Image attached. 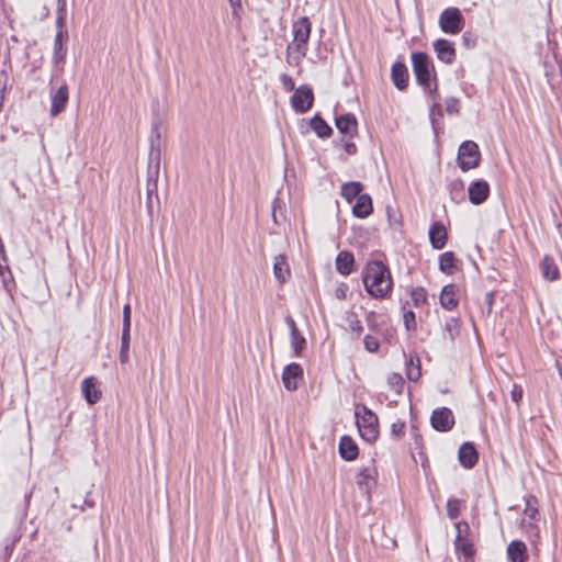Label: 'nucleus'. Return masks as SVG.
Returning <instances> with one entry per match:
<instances>
[{
  "label": "nucleus",
  "instance_id": "obj_35",
  "mask_svg": "<svg viewBox=\"0 0 562 562\" xmlns=\"http://www.w3.org/2000/svg\"><path fill=\"white\" fill-rule=\"evenodd\" d=\"M130 341H131V329H122L121 350H120L121 363H127L130 361Z\"/></svg>",
  "mask_w": 562,
  "mask_h": 562
},
{
  "label": "nucleus",
  "instance_id": "obj_12",
  "mask_svg": "<svg viewBox=\"0 0 562 562\" xmlns=\"http://www.w3.org/2000/svg\"><path fill=\"white\" fill-rule=\"evenodd\" d=\"M314 101L313 90L308 86H301L295 89L291 97V105L297 113L307 112Z\"/></svg>",
  "mask_w": 562,
  "mask_h": 562
},
{
  "label": "nucleus",
  "instance_id": "obj_47",
  "mask_svg": "<svg viewBox=\"0 0 562 562\" xmlns=\"http://www.w3.org/2000/svg\"><path fill=\"white\" fill-rule=\"evenodd\" d=\"M122 329H131V306L125 304L123 307V327Z\"/></svg>",
  "mask_w": 562,
  "mask_h": 562
},
{
  "label": "nucleus",
  "instance_id": "obj_55",
  "mask_svg": "<svg viewBox=\"0 0 562 562\" xmlns=\"http://www.w3.org/2000/svg\"><path fill=\"white\" fill-rule=\"evenodd\" d=\"M463 40H465V42H469V38H467L465 34L463 35Z\"/></svg>",
  "mask_w": 562,
  "mask_h": 562
},
{
  "label": "nucleus",
  "instance_id": "obj_29",
  "mask_svg": "<svg viewBox=\"0 0 562 562\" xmlns=\"http://www.w3.org/2000/svg\"><path fill=\"white\" fill-rule=\"evenodd\" d=\"M355 258L351 252L340 251L336 258V269L339 273L348 276L352 272Z\"/></svg>",
  "mask_w": 562,
  "mask_h": 562
},
{
  "label": "nucleus",
  "instance_id": "obj_33",
  "mask_svg": "<svg viewBox=\"0 0 562 562\" xmlns=\"http://www.w3.org/2000/svg\"><path fill=\"white\" fill-rule=\"evenodd\" d=\"M406 374L407 378L414 382L420 379L422 371L420 361L418 357L414 358L413 356H411L409 359L406 361Z\"/></svg>",
  "mask_w": 562,
  "mask_h": 562
},
{
  "label": "nucleus",
  "instance_id": "obj_2",
  "mask_svg": "<svg viewBox=\"0 0 562 562\" xmlns=\"http://www.w3.org/2000/svg\"><path fill=\"white\" fill-rule=\"evenodd\" d=\"M413 71L416 77L418 85L424 89H428L434 98V104L431 106V116L435 111L441 115L440 104L435 100L437 92V83L434 76V65L427 54L416 52L412 54Z\"/></svg>",
  "mask_w": 562,
  "mask_h": 562
},
{
  "label": "nucleus",
  "instance_id": "obj_43",
  "mask_svg": "<svg viewBox=\"0 0 562 562\" xmlns=\"http://www.w3.org/2000/svg\"><path fill=\"white\" fill-rule=\"evenodd\" d=\"M363 345H364L366 350L369 352H376L380 347L379 340L371 335L364 336Z\"/></svg>",
  "mask_w": 562,
  "mask_h": 562
},
{
  "label": "nucleus",
  "instance_id": "obj_25",
  "mask_svg": "<svg viewBox=\"0 0 562 562\" xmlns=\"http://www.w3.org/2000/svg\"><path fill=\"white\" fill-rule=\"evenodd\" d=\"M81 391L85 400L90 405L95 404L101 397V392L97 389V381L93 376L86 378L82 381Z\"/></svg>",
  "mask_w": 562,
  "mask_h": 562
},
{
  "label": "nucleus",
  "instance_id": "obj_20",
  "mask_svg": "<svg viewBox=\"0 0 562 562\" xmlns=\"http://www.w3.org/2000/svg\"><path fill=\"white\" fill-rule=\"evenodd\" d=\"M477 451L473 443L464 442L461 445L459 448V461L464 468H473L477 463Z\"/></svg>",
  "mask_w": 562,
  "mask_h": 562
},
{
  "label": "nucleus",
  "instance_id": "obj_21",
  "mask_svg": "<svg viewBox=\"0 0 562 562\" xmlns=\"http://www.w3.org/2000/svg\"><path fill=\"white\" fill-rule=\"evenodd\" d=\"M273 274L274 278L281 283H285L291 277V269L286 257L284 255H278L273 260Z\"/></svg>",
  "mask_w": 562,
  "mask_h": 562
},
{
  "label": "nucleus",
  "instance_id": "obj_5",
  "mask_svg": "<svg viewBox=\"0 0 562 562\" xmlns=\"http://www.w3.org/2000/svg\"><path fill=\"white\" fill-rule=\"evenodd\" d=\"M538 501L535 496L526 498L520 527L528 538L536 541L540 537Z\"/></svg>",
  "mask_w": 562,
  "mask_h": 562
},
{
  "label": "nucleus",
  "instance_id": "obj_48",
  "mask_svg": "<svg viewBox=\"0 0 562 562\" xmlns=\"http://www.w3.org/2000/svg\"><path fill=\"white\" fill-rule=\"evenodd\" d=\"M57 13V23L61 25L66 16V0H58Z\"/></svg>",
  "mask_w": 562,
  "mask_h": 562
},
{
  "label": "nucleus",
  "instance_id": "obj_10",
  "mask_svg": "<svg viewBox=\"0 0 562 562\" xmlns=\"http://www.w3.org/2000/svg\"><path fill=\"white\" fill-rule=\"evenodd\" d=\"M50 98V116H57L61 112L65 111L68 100H69V89L66 82H64L60 87L54 88L52 87L49 90Z\"/></svg>",
  "mask_w": 562,
  "mask_h": 562
},
{
  "label": "nucleus",
  "instance_id": "obj_24",
  "mask_svg": "<svg viewBox=\"0 0 562 562\" xmlns=\"http://www.w3.org/2000/svg\"><path fill=\"white\" fill-rule=\"evenodd\" d=\"M373 211L372 199L369 194L362 193L352 206V214L358 218L368 217Z\"/></svg>",
  "mask_w": 562,
  "mask_h": 562
},
{
  "label": "nucleus",
  "instance_id": "obj_19",
  "mask_svg": "<svg viewBox=\"0 0 562 562\" xmlns=\"http://www.w3.org/2000/svg\"><path fill=\"white\" fill-rule=\"evenodd\" d=\"M440 305L447 310L452 311L459 304L458 289L454 284H447L442 288L440 293Z\"/></svg>",
  "mask_w": 562,
  "mask_h": 562
},
{
  "label": "nucleus",
  "instance_id": "obj_27",
  "mask_svg": "<svg viewBox=\"0 0 562 562\" xmlns=\"http://www.w3.org/2000/svg\"><path fill=\"white\" fill-rule=\"evenodd\" d=\"M540 270L542 277L548 281H555L560 277V270L554 259L550 256H544L540 262Z\"/></svg>",
  "mask_w": 562,
  "mask_h": 562
},
{
  "label": "nucleus",
  "instance_id": "obj_7",
  "mask_svg": "<svg viewBox=\"0 0 562 562\" xmlns=\"http://www.w3.org/2000/svg\"><path fill=\"white\" fill-rule=\"evenodd\" d=\"M293 42L288 49H294L299 56L297 59L305 57L307 52V43L310 40L312 23L307 16H302L293 23Z\"/></svg>",
  "mask_w": 562,
  "mask_h": 562
},
{
  "label": "nucleus",
  "instance_id": "obj_54",
  "mask_svg": "<svg viewBox=\"0 0 562 562\" xmlns=\"http://www.w3.org/2000/svg\"><path fill=\"white\" fill-rule=\"evenodd\" d=\"M463 40H465V42H469V38H467L465 34L463 35Z\"/></svg>",
  "mask_w": 562,
  "mask_h": 562
},
{
  "label": "nucleus",
  "instance_id": "obj_49",
  "mask_svg": "<svg viewBox=\"0 0 562 562\" xmlns=\"http://www.w3.org/2000/svg\"><path fill=\"white\" fill-rule=\"evenodd\" d=\"M348 293V286L346 284H340L335 290V297L338 300H346Z\"/></svg>",
  "mask_w": 562,
  "mask_h": 562
},
{
  "label": "nucleus",
  "instance_id": "obj_34",
  "mask_svg": "<svg viewBox=\"0 0 562 562\" xmlns=\"http://www.w3.org/2000/svg\"><path fill=\"white\" fill-rule=\"evenodd\" d=\"M67 49L63 45V33L58 32L54 41V55L53 61L56 65L63 64L66 57Z\"/></svg>",
  "mask_w": 562,
  "mask_h": 562
},
{
  "label": "nucleus",
  "instance_id": "obj_52",
  "mask_svg": "<svg viewBox=\"0 0 562 562\" xmlns=\"http://www.w3.org/2000/svg\"><path fill=\"white\" fill-rule=\"evenodd\" d=\"M522 396V390L515 387L512 392V398L514 402L518 403Z\"/></svg>",
  "mask_w": 562,
  "mask_h": 562
},
{
  "label": "nucleus",
  "instance_id": "obj_17",
  "mask_svg": "<svg viewBox=\"0 0 562 562\" xmlns=\"http://www.w3.org/2000/svg\"><path fill=\"white\" fill-rule=\"evenodd\" d=\"M434 49L437 54V57L446 64H451L456 58V49L452 43L448 40H437L434 43Z\"/></svg>",
  "mask_w": 562,
  "mask_h": 562
},
{
  "label": "nucleus",
  "instance_id": "obj_30",
  "mask_svg": "<svg viewBox=\"0 0 562 562\" xmlns=\"http://www.w3.org/2000/svg\"><path fill=\"white\" fill-rule=\"evenodd\" d=\"M363 186L361 182L352 181L342 184L341 187V195L348 201L351 202L353 199H358L362 193Z\"/></svg>",
  "mask_w": 562,
  "mask_h": 562
},
{
  "label": "nucleus",
  "instance_id": "obj_16",
  "mask_svg": "<svg viewBox=\"0 0 562 562\" xmlns=\"http://www.w3.org/2000/svg\"><path fill=\"white\" fill-rule=\"evenodd\" d=\"M448 239V233L445 225L441 222H435L429 228V241L434 249H442Z\"/></svg>",
  "mask_w": 562,
  "mask_h": 562
},
{
  "label": "nucleus",
  "instance_id": "obj_38",
  "mask_svg": "<svg viewBox=\"0 0 562 562\" xmlns=\"http://www.w3.org/2000/svg\"><path fill=\"white\" fill-rule=\"evenodd\" d=\"M411 299L414 305L419 307L427 302V292L424 288H415L411 292Z\"/></svg>",
  "mask_w": 562,
  "mask_h": 562
},
{
  "label": "nucleus",
  "instance_id": "obj_22",
  "mask_svg": "<svg viewBox=\"0 0 562 562\" xmlns=\"http://www.w3.org/2000/svg\"><path fill=\"white\" fill-rule=\"evenodd\" d=\"M391 78H392L394 86L398 90L406 89V87L408 85V78H409L407 67L403 63H400V61L395 63L392 66Z\"/></svg>",
  "mask_w": 562,
  "mask_h": 562
},
{
  "label": "nucleus",
  "instance_id": "obj_18",
  "mask_svg": "<svg viewBox=\"0 0 562 562\" xmlns=\"http://www.w3.org/2000/svg\"><path fill=\"white\" fill-rule=\"evenodd\" d=\"M357 126L358 123L353 114L348 113L336 117V127L342 135L349 138L357 134Z\"/></svg>",
  "mask_w": 562,
  "mask_h": 562
},
{
  "label": "nucleus",
  "instance_id": "obj_28",
  "mask_svg": "<svg viewBox=\"0 0 562 562\" xmlns=\"http://www.w3.org/2000/svg\"><path fill=\"white\" fill-rule=\"evenodd\" d=\"M340 457L347 461H352L358 457V446L348 436L341 437L339 441Z\"/></svg>",
  "mask_w": 562,
  "mask_h": 562
},
{
  "label": "nucleus",
  "instance_id": "obj_51",
  "mask_svg": "<svg viewBox=\"0 0 562 562\" xmlns=\"http://www.w3.org/2000/svg\"><path fill=\"white\" fill-rule=\"evenodd\" d=\"M344 148L348 155H355L357 153L356 145L350 140L345 142Z\"/></svg>",
  "mask_w": 562,
  "mask_h": 562
},
{
  "label": "nucleus",
  "instance_id": "obj_11",
  "mask_svg": "<svg viewBox=\"0 0 562 562\" xmlns=\"http://www.w3.org/2000/svg\"><path fill=\"white\" fill-rule=\"evenodd\" d=\"M378 481V470L374 461H370L368 465H363L356 476L358 487L367 494L375 487Z\"/></svg>",
  "mask_w": 562,
  "mask_h": 562
},
{
  "label": "nucleus",
  "instance_id": "obj_26",
  "mask_svg": "<svg viewBox=\"0 0 562 562\" xmlns=\"http://www.w3.org/2000/svg\"><path fill=\"white\" fill-rule=\"evenodd\" d=\"M285 322L289 325L291 331V346L294 350L295 356H300L302 350L305 348L306 340L301 335L295 322L291 317H286Z\"/></svg>",
  "mask_w": 562,
  "mask_h": 562
},
{
  "label": "nucleus",
  "instance_id": "obj_39",
  "mask_svg": "<svg viewBox=\"0 0 562 562\" xmlns=\"http://www.w3.org/2000/svg\"><path fill=\"white\" fill-rule=\"evenodd\" d=\"M461 502L457 498L449 499L447 502V514L449 518L457 519L460 515Z\"/></svg>",
  "mask_w": 562,
  "mask_h": 562
},
{
  "label": "nucleus",
  "instance_id": "obj_15",
  "mask_svg": "<svg viewBox=\"0 0 562 562\" xmlns=\"http://www.w3.org/2000/svg\"><path fill=\"white\" fill-rule=\"evenodd\" d=\"M468 193L470 202L474 205H479L488 198L490 186L484 180H475L470 183Z\"/></svg>",
  "mask_w": 562,
  "mask_h": 562
},
{
  "label": "nucleus",
  "instance_id": "obj_32",
  "mask_svg": "<svg viewBox=\"0 0 562 562\" xmlns=\"http://www.w3.org/2000/svg\"><path fill=\"white\" fill-rule=\"evenodd\" d=\"M456 267V257L452 251H446L439 257V269L446 274H452Z\"/></svg>",
  "mask_w": 562,
  "mask_h": 562
},
{
  "label": "nucleus",
  "instance_id": "obj_1",
  "mask_svg": "<svg viewBox=\"0 0 562 562\" xmlns=\"http://www.w3.org/2000/svg\"><path fill=\"white\" fill-rule=\"evenodd\" d=\"M363 283L367 292L376 299L385 297L392 290V279L389 268L381 261L368 262Z\"/></svg>",
  "mask_w": 562,
  "mask_h": 562
},
{
  "label": "nucleus",
  "instance_id": "obj_40",
  "mask_svg": "<svg viewBox=\"0 0 562 562\" xmlns=\"http://www.w3.org/2000/svg\"><path fill=\"white\" fill-rule=\"evenodd\" d=\"M387 384L391 389H393L396 393H401L404 380L401 374L398 373H392L387 379Z\"/></svg>",
  "mask_w": 562,
  "mask_h": 562
},
{
  "label": "nucleus",
  "instance_id": "obj_46",
  "mask_svg": "<svg viewBox=\"0 0 562 562\" xmlns=\"http://www.w3.org/2000/svg\"><path fill=\"white\" fill-rule=\"evenodd\" d=\"M281 82L285 91L290 92L295 90L294 80L291 76L284 74L281 76Z\"/></svg>",
  "mask_w": 562,
  "mask_h": 562
},
{
  "label": "nucleus",
  "instance_id": "obj_53",
  "mask_svg": "<svg viewBox=\"0 0 562 562\" xmlns=\"http://www.w3.org/2000/svg\"><path fill=\"white\" fill-rule=\"evenodd\" d=\"M494 294L492 292L486 293L485 295V302L491 307L493 304Z\"/></svg>",
  "mask_w": 562,
  "mask_h": 562
},
{
  "label": "nucleus",
  "instance_id": "obj_37",
  "mask_svg": "<svg viewBox=\"0 0 562 562\" xmlns=\"http://www.w3.org/2000/svg\"><path fill=\"white\" fill-rule=\"evenodd\" d=\"M346 322L351 331L356 333L358 336L362 333L363 327L357 314H355L353 312H348L346 315Z\"/></svg>",
  "mask_w": 562,
  "mask_h": 562
},
{
  "label": "nucleus",
  "instance_id": "obj_42",
  "mask_svg": "<svg viewBox=\"0 0 562 562\" xmlns=\"http://www.w3.org/2000/svg\"><path fill=\"white\" fill-rule=\"evenodd\" d=\"M403 322L406 330H415L416 329V316L413 311H407L403 315Z\"/></svg>",
  "mask_w": 562,
  "mask_h": 562
},
{
  "label": "nucleus",
  "instance_id": "obj_50",
  "mask_svg": "<svg viewBox=\"0 0 562 562\" xmlns=\"http://www.w3.org/2000/svg\"><path fill=\"white\" fill-rule=\"evenodd\" d=\"M231 7H232V13L235 18H239V13L243 9L241 7V0H228Z\"/></svg>",
  "mask_w": 562,
  "mask_h": 562
},
{
  "label": "nucleus",
  "instance_id": "obj_4",
  "mask_svg": "<svg viewBox=\"0 0 562 562\" xmlns=\"http://www.w3.org/2000/svg\"><path fill=\"white\" fill-rule=\"evenodd\" d=\"M457 536L454 539V549L459 558L463 557V562H474V537L467 521H459L454 525Z\"/></svg>",
  "mask_w": 562,
  "mask_h": 562
},
{
  "label": "nucleus",
  "instance_id": "obj_13",
  "mask_svg": "<svg viewBox=\"0 0 562 562\" xmlns=\"http://www.w3.org/2000/svg\"><path fill=\"white\" fill-rule=\"evenodd\" d=\"M430 423L436 430L448 431L454 425V417L449 408L441 407L432 412Z\"/></svg>",
  "mask_w": 562,
  "mask_h": 562
},
{
  "label": "nucleus",
  "instance_id": "obj_9",
  "mask_svg": "<svg viewBox=\"0 0 562 562\" xmlns=\"http://www.w3.org/2000/svg\"><path fill=\"white\" fill-rule=\"evenodd\" d=\"M464 24V19L458 8L445 9L439 18V25L445 33L458 34Z\"/></svg>",
  "mask_w": 562,
  "mask_h": 562
},
{
  "label": "nucleus",
  "instance_id": "obj_36",
  "mask_svg": "<svg viewBox=\"0 0 562 562\" xmlns=\"http://www.w3.org/2000/svg\"><path fill=\"white\" fill-rule=\"evenodd\" d=\"M445 331L450 340H454L460 333V322L458 318L449 317L445 323Z\"/></svg>",
  "mask_w": 562,
  "mask_h": 562
},
{
  "label": "nucleus",
  "instance_id": "obj_8",
  "mask_svg": "<svg viewBox=\"0 0 562 562\" xmlns=\"http://www.w3.org/2000/svg\"><path fill=\"white\" fill-rule=\"evenodd\" d=\"M481 161L479 146L473 140L463 142L458 150V164L463 171L476 168Z\"/></svg>",
  "mask_w": 562,
  "mask_h": 562
},
{
  "label": "nucleus",
  "instance_id": "obj_23",
  "mask_svg": "<svg viewBox=\"0 0 562 562\" xmlns=\"http://www.w3.org/2000/svg\"><path fill=\"white\" fill-rule=\"evenodd\" d=\"M507 557L510 562H527L528 552L525 542L520 540H513L507 546Z\"/></svg>",
  "mask_w": 562,
  "mask_h": 562
},
{
  "label": "nucleus",
  "instance_id": "obj_3",
  "mask_svg": "<svg viewBox=\"0 0 562 562\" xmlns=\"http://www.w3.org/2000/svg\"><path fill=\"white\" fill-rule=\"evenodd\" d=\"M150 148L148 156L147 167V195L148 200L153 192L157 190V180L160 169L161 151H162V138L158 127H154L150 134Z\"/></svg>",
  "mask_w": 562,
  "mask_h": 562
},
{
  "label": "nucleus",
  "instance_id": "obj_14",
  "mask_svg": "<svg viewBox=\"0 0 562 562\" xmlns=\"http://www.w3.org/2000/svg\"><path fill=\"white\" fill-rule=\"evenodd\" d=\"M303 378V370L297 363L288 364L282 373V382L288 391H295Z\"/></svg>",
  "mask_w": 562,
  "mask_h": 562
},
{
  "label": "nucleus",
  "instance_id": "obj_41",
  "mask_svg": "<svg viewBox=\"0 0 562 562\" xmlns=\"http://www.w3.org/2000/svg\"><path fill=\"white\" fill-rule=\"evenodd\" d=\"M364 319H366L367 326L372 331L379 330L380 324L378 322V314L375 312H373V311L367 312L364 315Z\"/></svg>",
  "mask_w": 562,
  "mask_h": 562
},
{
  "label": "nucleus",
  "instance_id": "obj_6",
  "mask_svg": "<svg viewBox=\"0 0 562 562\" xmlns=\"http://www.w3.org/2000/svg\"><path fill=\"white\" fill-rule=\"evenodd\" d=\"M357 426L362 439L368 442H373L379 436V420L378 416L367 406L357 408L356 411Z\"/></svg>",
  "mask_w": 562,
  "mask_h": 562
},
{
  "label": "nucleus",
  "instance_id": "obj_45",
  "mask_svg": "<svg viewBox=\"0 0 562 562\" xmlns=\"http://www.w3.org/2000/svg\"><path fill=\"white\" fill-rule=\"evenodd\" d=\"M446 111L449 114H458L459 113V100L456 98H449L446 101Z\"/></svg>",
  "mask_w": 562,
  "mask_h": 562
},
{
  "label": "nucleus",
  "instance_id": "obj_31",
  "mask_svg": "<svg viewBox=\"0 0 562 562\" xmlns=\"http://www.w3.org/2000/svg\"><path fill=\"white\" fill-rule=\"evenodd\" d=\"M311 127L321 138L329 137L333 133L331 127L318 114L311 120Z\"/></svg>",
  "mask_w": 562,
  "mask_h": 562
},
{
  "label": "nucleus",
  "instance_id": "obj_44",
  "mask_svg": "<svg viewBox=\"0 0 562 562\" xmlns=\"http://www.w3.org/2000/svg\"><path fill=\"white\" fill-rule=\"evenodd\" d=\"M405 431V423L396 420L391 425V435L395 438H401Z\"/></svg>",
  "mask_w": 562,
  "mask_h": 562
}]
</instances>
